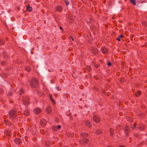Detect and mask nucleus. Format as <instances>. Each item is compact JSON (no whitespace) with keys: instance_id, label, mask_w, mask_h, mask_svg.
Listing matches in <instances>:
<instances>
[{"instance_id":"5fc2aeb1","label":"nucleus","mask_w":147,"mask_h":147,"mask_svg":"<svg viewBox=\"0 0 147 147\" xmlns=\"http://www.w3.org/2000/svg\"><path fill=\"white\" fill-rule=\"evenodd\" d=\"M9 102H10V103H12V102H11V100H10V101H9Z\"/></svg>"},{"instance_id":"5701e85b","label":"nucleus","mask_w":147,"mask_h":147,"mask_svg":"<svg viewBox=\"0 0 147 147\" xmlns=\"http://www.w3.org/2000/svg\"><path fill=\"white\" fill-rule=\"evenodd\" d=\"M141 94V92L139 91H138L135 94V95L137 97H139Z\"/></svg>"},{"instance_id":"37998d69","label":"nucleus","mask_w":147,"mask_h":147,"mask_svg":"<svg viewBox=\"0 0 147 147\" xmlns=\"http://www.w3.org/2000/svg\"><path fill=\"white\" fill-rule=\"evenodd\" d=\"M116 40L118 41H120L121 40L120 39L119 37L117 38Z\"/></svg>"},{"instance_id":"ddd939ff","label":"nucleus","mask_w":147,"mask_h":147,"mask_svg":"<svg viewBox=\"0 0 147 147\" xmlns=\"http://www.w3.org/2000/svg\"><path fill=\"white\" fill-rule=\"evenodd\" d=\"M80 136L82 138H85L88 136V134L87 133L83 132L81 133Z\"/></svg>"},{"instance_id":"13d9d810","label":"nucleus","mask_w":147,"mask_h":147,"mask_svg":"<svg viewBox=\"0 0 147 147\" xmlns=\"http://www.w3.org/2000/svg\"><path fill=\"white\" fill-rule=\"evenodd\" d=\"M125 1H126V0H125Z\"/></svg>"},{"instance_id":"7ed1b4c3","label":"nucleus","mask_w":147,"mask_h":147,"mask_svg":"<svg viewBox=\"0 0 147 147\" xmlns=\"http://www.w3.org/2000/svg\"><path fill=\"white\" fill-rule=\"evenodd\" d=\"M89 140L86 138H82L80 140V143L81 145H85L88 144L89 142Z\"/></svg>"},{"instance_id":"393cba45","label":"nucleus","mask_w":147,"mask_h":147,"mask_svg":"<svg viewBox=\"0 0 147 147\" xmlns=\"http://www.w3.org/2000/svg\"><path fill=\"white\" fill-rule=\"evenodd\" d=\"M131 4L133 5H135L136 4V3L135 0H129Z\"/></svg>"},{"instance_id":"f257e3e1","label":"nucleus","mask_w":147,"mask_h":147,"mask_svg":"<svg viewBox=\"0 0 147 147\" xmlns=\"http://www.w3.org/2000/svg\"><path fill=\"white\" fill-rule=\"evenodd\" d=\"M9 114L10 119L12 120H14L16 118L17 115L16 111V110L10 111L9 113Z\"/></svg>"},{"instance_id":"4468645a","label":"nucleus","mask_w":147,"mask_h":147,"mask_svg":"<svg viewBox=\"0 0 147 147\" xmlns=\"http://www.w3.org/2000/svg\"><path fill=\"white\" fill-rule=\"evenodd\" d=\"M55 9L57 11L60 12L62 11V8L61 6H58L55 8Z\"/></svg>"},{"instance_id":"603ef678","label":"nucleus","mask_w":147,"mask_h":147,"mask_svg":"<svg viewBox=\"0 0 147 147\" xmlns=\"http://www.w3.org/2000/svg\"><path fill=\"white\" fill-rule=\"evenodd\" d=\"M107 147H113L112 146H108Z\"/></svg>"},{"instance_id":"f3484780","label":"nucleus","mask_w":147,"mask_h":147,"mask_svg":"<svg viewBox=\"0 0 147 147\" xmlns=\"http://www.w3.org/2000/svg\"><path fill=\"white\" fill-rule=\"evenodd\" d=\"M27 10V11L31 12L32 10V8L31 7H30V5L28 4L26 5Z\"/></svg>"},{"instance_id":"6e6d98bb","label":"nucleus","mask_w":147,"mask_h":147,"mask_svg":"<svg viewBox=\"0 0 147 147\" xmlns=\"http://www.w3.org/2000/svg\"><path fill=\"white\" fill-rule=\"evenodd\" d=\"M132 128H133V129H134V127H132Z\"/></svg>"},{"instance_id":"423d86ee","label":"nucleus","mask_w":147,"mask_h":147,"mask_svg":"<svg viewBox=\"0 0 147 147\" xmlns=\"http://www.w3.org/2000/svg\"><path fill=\"white\" fill-rule=\"evenodd\" d=\"M93 118L94 121L95 122L99 123L100 122V119L98 116L96 115H94L93 116Z\"/></svg>"},{"instance_id":"4c0bfd02","label":"nucleus","mask_w":147,"mask_h":147,"mask_svg":"<svg viewBox=\"0 0 147 147\" xmlns=\"http://www.w3.org/2000/svg\"><path fill=\"white\" fill-rule=\"evenodd\" d=\"M4 92V90L2 89H0V94H2Z\"/></svg>"},{"instance_id":"473e14b6","label":"nucleus","mask_w":147,"mask_h":147,"mask_svg":"<svg viewBox=\"0 0 147 147\" xmlns=\"http://www.w3.org/2000/svg\"><path fill=\"white\" fill-rule=\"evenodd\" d=\"M65 3L66 5L67 6L69 4V1L67 0H65Z\"/></svg>"},{"instance_id":"b1692460","label":"nucleus","mask_w":147,"mask_h":147,"mask_svg":"<svg viewBox=\"0 0 147 147\" xmlns=\"http://www.w3.org/2000/svg\"><path fill=\"white\" fill-rule=\"evenodd\" d=\"M2 55L3 57L5 59L7 57V53L5 51L3 52Z\"/></svg>"},{"instance_id":"6ab92c4d","label":"nucleus","mask_w":147,"mask_h":147,"mask_svg":"<svg viewBox=\"0 0 147 147\" xmlns=\"http://www.w3.org/2000/svg\"><path fill=\"white\" fill-rule=\"evenodd\" d=\"M86 125L88 128H90L91 126L90 123L88 121H86L85 123Z\"/></svg>"},{"instance_id":"dca6fc26","label":"nucleus","mask_w":147,"mask_h":147,"mask_svg":"<svg viewBox=\"0 0 147 147\" xmlns=\"http://www.w3.org/2000/svg\"><path fill=\"white\" fill-rule=\"evenodd\" d=\"M4 134L5 135L10 136L11 135V131L10 130L6 131L4 132Z\"/></svg>"},{"instance_id":"39448f33","label":"nucleus","mask_w":147,"mask_h":147,"mask_svg":"<svg viewBox=\"0 0 147 147\" xmlns=\"http://www.w3.org/2000/svg\"><path fill=\"white\" fill-rule=\"evenodd\" d=\"M14 141L15 144L18 145H20L22 143V140L19 138H15Z\"/></svg>"},{"instance_id":"20e7f679","label":"nucleus","mask_w":147,"mask_h":147,"mask_svg":"<svg viewBox=\"0 0 147 147\" xmlns=\"http://www.w3.org/2000/svg\"><path fill=\"white\" fill-rule=\"evenodd\" d=\"M22 101L23 104L25 105L29 104V98L27 96H25L23 97Z\"/></svg>"},{"instance_id":"412c9836","label":"nucleus","mask_w":147,"mask_h":147,"mask_svg":"<svg viewBox=\"0 0 147 147\" xmlns=\"http://www.w3.org/2000/svg\"><path fill=\"white\" fill-rule=\"evenodd\" d=\"M25 69L28 72H30L31 71V68L29 66H27L25 67Z\"/></svg>"},{"instance_id":"c03bdc74","label":"nucleus","mask_w":147,"mask_h":147,"mask_svg":"<svg viewBox=\"0 0 147 147\" xmlns=\"http://www.w3.org/2000/svg\"><path fill=\"white\" fill-rule=\"evenodd\" d=\"M123 36V34H121L119 36V37L120 39Z\"/></svg>"},{"instance_id":"c9c22d12","label":"nucleus","mask_w":147,"mask_h":147,"mask_svg":"<svg viewBox=\"0 0 147 147\" xmlns=\"http://www.w3.org/2000/svg\"><path fill=\"white\" fill-rule=\"evenodd\" d=\"M94 89L96 91H98V89L96 87H94Z\"/></svg>"},{"instance_id":"a211bd4d","label":"nucleus","mask_w":147,"mask_h":147,"mask_svg":"<svg viewBox=\"0 0 147 147\" xmlns=\"http://www.w3.org/2000/svg\"><path fill=\"white\" fill-rule=\"evenodd\" d=\"M110 134L111 136H113L114 135L113 133L114 130L113 129L110 128L109 129Z\"/></svg>"},{"instance_id":"ea45409f","label":"nucleus","mask_w":147,"mask_h":147,"mask_svg":"<svg viewBox=\"0 0 147 147\" xmlns=\"http://www.w3.org/2000/svg\"><path fill=\"white\" fill-rule=\"evenodd\" d=\"M143 24L145 25V26H147V22H144L143 23Z\"/></svg>"},{"instance_id":"c85d7f7f","label":"nucleus","mask_w":147,"mask_h":147,"mask_svg":"<svg viewBox=\"0 0 147 147\" xmlns=\"http://www.w3.org/2000/svg\"><path fill=\"white\" fill-rule=\"evenodd\" d=\"M9 122V121L7 120H5L4 121V123L8 125H10L11 124V123H8Z\"/></svg>"},{"instance_id":"f8f14e48","label":"nucleus","mask_w":147,"mask_h":147,"mask_svg":"<svg viewBox=\"0 0 147 147\" xmlns=\"http://www.w3.org/2000/svg\"><path fill=\"white\" fill-rule=\"evenodd\" d=\"M145 125L142 124H139L138 125V128L141 130H143L145 128Z\"/></svg>"},{"instance_id":"864d4df0","label":"nucleus","mask_w":147,"mask_h":147,"mask_svg":"<svg viewBox=\"0 0 147 147\" xmlns=\"http://www.w3.org/2000/svg\"><path fill=\"white\" fill-rule=\"evenodd\" d=\"M20 10V9L19 8H18V10Z\"/></svg>"},{"instance_id":"0eeeda50","label":"nucleus","mask_w":147,"mask_h":147,"mask_svg":"<svg viewBox=\"0 0 147 147\" xmlns=\"http://www.w3.org/2000/svg\"><path fill=\"white\" fill-rule=\"evenodd\" d=\"M124 130L125 135L128 136L129 133V127L127 125H126L125 126Z\"/></svg>"},{"instance_id":"c756f323","label":"nucleus","mask_w":147,"mask_h":147,"mask_svg":"<svg viewBox=\"0 0 147 147\" xmlns=\"http://www.w3.org/2000/svg\"><path fill=\"white\" fill-rule=\"evenodd\" d=\"M9 122V121L7 120H5L4 121V123L8 125H10L11 124V123H8Z\"/></svg>"},{"instance_id":"de8ad7c7","label":"nucleus","mask_w":147,"mask_h":147,"mask_svg":"<svg viewBox=\"0 0 147 147\" xmlns=\"http://www.w3.org/2000/svg\"><path fill=\"white\" fill-rule=\"evenodd\" d=\"M118 147H125L124 146L121 145V146H119Z\"/></svg>"},{"instance_id":"e433bc0d","label":"nucleus","mask_w":147,"mask_h":147,"mask_svg":"<svg viewBox=\"0 0 147 147\" xmlns=\"http://www.w3.org/2000/svg\"><path fill=\"white\" fill-rule=\"evenodd\" d=\"M111 65V63L110 61L108 62L107 63V65L108 66H110Z\"/></svg>"},{"instance_id":"72a5a7b5","label":"nucleus","mask_w":147,"mask_h":147,"mask_svg":"<svg viewBox=\"0 0 147 147\" xmlns=\"http://www.w3.org/2000/svg\"><path fill=\"white\" fill-rule=\"evenodd\" d=\"M124 81V79L123 78H121L120 80V82L121 83H122Z\"/></svg>"},{"instance_id":"6e6552de","label":"nucleus","mask_w":147,"mask_h":147,"mask_svg":"<svg viewBox=\"0 0 147 147\" xmlns=\"http://www.w3.org/2000/svg\"><path fill=\"white\" fill-rule=\"evenodd\" d=\"M101 51L103 54H107L108 52V49L106 47H103L101 48Z\"/></svg>"},{"instance_id":"a19ab883","label":"nucleus","mask_w":147,"mask_h":147,"mask_svg":"<svg viewBox=\"0 0 147 147\" xmlns=\"http://www.w3.org/2000/svg\"><path fill=\"white\" fill-rule=\"evenodd\" d=\"M12 95V93L10 92H9L8 93V96H11Z\"/></svg>"},{"instance_id":"cd10ccee","label":"nucleus","mask_w":147,"mask_h":147,"mask_svg":"<svg viewBox=\"0 0 147 147\" xmlns=\"http://www.w3.org/2000/svg\"><path fill=\"white\" fill-rule=\"evenodd\" d=\"M127 120L128 121L130 122H131L133 121V119L131 117H129L127 118Z\"/></svg>"},{"instance_id":"79ce46f5","label":"nucleus","mask_w":147,"mask_h":147,"mask_svg":"<svg viewBox=\"0 0 147 147\" xmlns=\"http://www.w3.org/2000/svg\"><path fill=\"white\" fill-rule=\"evenodd\" d=\"M134 135L135 136L137 137L138 136V134L137 133H134Z\"/></svg>"},{"instance_id":"f704fd0d","label":"nucleus","mask_w":147,"mask_h":147,"mask_svg":"<svg viewBox=\"0 0 147 147\" xmlns=\"http://www.w3.org/2000/svg\"><path fill=\"white\" fill-rule=\"evenodd\" d=\"M50 99L51 100V101L53 102H54V100H53V98H52V95H50Z\"/></svg>"},{"instance_id":"7c9ffc66","label":"nucleus","mask_w":147,"mask_h":147,"mask_svg":"<svg viewBox=\"0 0 147 147\" xmlns=\"http://www.w3.org/2000/svg\"><path fill=\"white\" fill-rule=\"evenodd\" d=\"M86 69L88 71H90L91 70V67L89 66H87Z\"/></svg>"},{"instance_id":"9b49d317","label":"nucleus","mask_w":147,"mask_h":147,"mask_svg":"<svg viewBox=\"0 0 147 147\" xmlns=\"http://www.w3.org/2000/svg\"><path fill=\"white\" fill-rule=\"evenodd\" d=\"M40 123L42 126H45L47 123V121L45 119H40Z\"/></svg>"},{"instance_id":"4d7b16f0","label":"nucleus","mask_w":147,"mask_h":147,"mask_svg":"<svg viewBox=\"0 0 147 147\" xmlns=\"http://www.w3.org/2000/svg\"><path fill=\"white\" fill-rule=\"evenodd\" d=\"M90 0V1H93V0Z\"/></svg>"},{"instance_id":"09e8293b","label":"nucleus","mask_w":147,"mask_h":147,"mask_svg":"<svg viewBox=\"0 0 147 147\" xmlns=\"http://www.w3.org/2000/svg\"><path fill=\"white\" fill-rule=\"evenodd\" d=\"M137 124L136 123H135L134 125V127H135L136 125Z\"/></svg>"},{"instance_id":"49530a36","label":"nucleus","mask_w":147,"mask_h":147,"mask_svg":"<svg viewBox=\"0 0 147 147\" xmlns=\"http://www.w3.org/2000/svg\"><path fill=\"white\" fill-rule=\"evenodd\" d=\"M56 88L57 89L58 91H59V88L58 87H56Z\"/></svg>"},{"instance_id":"2f4dec72","label":"nucleus","mask_w":147,"mask_h":147,"mask_svg":"<svg viewBox=\"0 0 147 147\" xmlns=\"http://www.w3.org/2000/svg\"><path fill=\"white\" fill-rule=\"evenodd\" d=\"M24 90L22 88H21L19 90V94H22L24 93Z\"/></svg>"},{"instance_id":"9d476101","label":"nucleus","mask_w":147,"mask_h":147,"mask_svg":"<svg viewBox=\"0 0 147 147\" xmlns=\"http://www.w3.org/2000/svg\"><path fill=\"white\" fill-rule=\"evenodd\" d=\"M41 110L39 108H36L34 109V113L35 114H38L41 112Z\"/></svg>"},{"instance_id":"4be33fe9","label":"nucleus","mask_w":147,"mask_h":147,"mask_svg":"<svg viewBox=\"0 0 147 147\" xmlns=\"http://www.w3.org/2000/svg\"><path fill=\"white\" fill-rule=\"evenodd\" d=\"M24 115L26 116H28L29 115V112L28 110H25L24 111Z\"/></svg>"},{"instance_id":"a18cd8bd","label":"nucleus","mask_w":147,"mask_h":147,"mask_svg":"<svg viewBox=\"0 0 147 147\" xmlns=\"http://www.w3.org/2000/svg\"><path fill=\"white\" fill-rule=\"evenodd\" d=\"M70 37L71 38V39H72V41H74V38L72 37L71 36H70Z\"/></svg>"},{"instance_id":"bb28decb","label":"nucleus","mask_w":147,"mask_h":147,"mask_svg":"<svg viewBox=\"0 0 147 147\" xmlns=\"http://www.w3.org/2000/svg\"><path fill=\"white\" fill-rule=\"evenodd\" d=\"M57 128V126H54L52 127V129L53 131H57L58 130Z\"/></svg>"},{"instance_id":"1a4fd4ad","label":"nucleus","mask_w":147,"mask_h":147,"mask_svg":"<svg viewBox=\"0 0 147 147\" xmlns=\"http://www.w3.org/2000/svg\"><path fill=\"white\" fill-rule=\"evenodd\" d=\"M91 51L92 53L94 54H96L98 52V50L97 48L94 47H92Z\"/></svg>"},{"instance_id":"f03ea898","label":"nucleus","mask_w":147,"mask_h":147,"mask_svg":"<svg viewBox=\"0 0 147 147\" xmlns=\"http://www.w3.org/2000/svg\"><path fill=\"white\" fill-rule=\"evenodd\" d=\"M30 83L31 86L32 88H35L38 85V82L36 78H34L32 79Z\"/></svg>"},{"instance_id":"2eb2a0df","label":"nucleus","mask_w":147,"mask_h":147,"mask_svg":"<svg viewBox=\"0 0 147 147\" xmlns=\"http://www.w3.org/2000/svg\"><path fill=\"white\" fill-rule=\"evenodd\" d=\"M51 107H48L46 109V111L47 113H49L51 112Z\"/></svg>"},{"instance_id":"aec40b11","label":"nucleus","mask_w":147,"mask_h":147,"mask_svg":"<svg viewBox=\"0 0 147 147\" xmlns=\"http://www.w3.org/2000/svg\"><path fill=\"white\" fill-rule=\"evenodd\" d=\"M95 133L97 134H100L102 133V131L100 129H97L95 131Z\"/></svg>"},{"instance_id":"a878e982","label":"nucleus","mask_w":147,"mask_h":147,"mask_svg":"<svg viewBox=\"0 0 147 147\" xmlns=\"http://www.w3.org/2000/svg\"><path fill=\"white\" fill-rule=\"evenodd\" d=\"M5 42L4 40L1 38H0V45H3Z\"/></svg>"},{"instance_id":"3c124183","label":"nucleus","mask_w":147,"mask_h":147,"mask_svg":"<svg viewBox=\"0 0 147 147\" xmlns=\"http://www.w3.org/2000/svg\"><path fill=\"white\" fill-rule=\"evenodd\" d=\"M59 28L61 30H63L62 27H61L60 26Z\"/></svg>"},{"instance_id":"8fccbe9b","label":"nucleus","mask_w":147,"mask_h":147,"mask_svg":"<svg viewBox=\"0 0 147 147\" xmlns=\"http://www.w3.org/2000/svg\"><path fill=\"white\" fill-rule=\"evenodd\" d=\"M120 127V125H119V126H117L116 127V128H117L118 129V128H119V127Z\"/></svg>"},{"instance_id":"58836bf2","label":"nucleus","mask_w":147,"mask_h":147,"mask_svg":"<svg viewBox=\"0 0 147 147\" xmlns=\"http://www.w3.org/2000/svg\"><path fill=\"white\" fill-rule=\"evenodd\" d=\"M57 130L59 129H60L61 128V126L60 125H58L57 126Z\"/></svg>"}]
</instances>
